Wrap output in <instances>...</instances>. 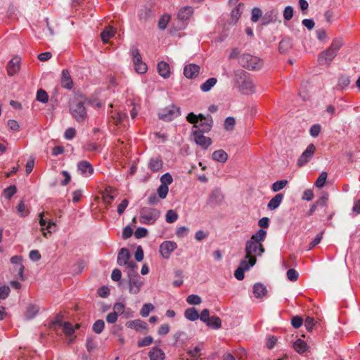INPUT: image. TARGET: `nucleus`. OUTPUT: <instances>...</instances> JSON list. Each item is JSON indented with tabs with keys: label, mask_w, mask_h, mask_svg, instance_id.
<instances>
[{
	"label": "nucleus",
	"mask_w": 360,
	"mask_h": 360,
	"mask_svg": "<svg viewBox=\"0 0 360 360\" xmlns=\"http://www.w3.org/2000/svg\"><path fill=\"white\" fill-rule=\"evenodd\" d=\"M267 235L266 231L259 229L256 233L253 234L250 239L247 240L245 244L246 256L244 259L250 261L252 258H256L255 255L261 256L264 252V248L262 244Z\"/></svg>",
	"instance_id": "f257e3e1"
},
{
	"label": "nucleus",
	"mask_w": 360,
	"mask_h": 360,
	"mask_svg": "<svg viewBox=\"0 0 360 360\" xmlns=\"http://www.w3.org/2000/svg\"><path fill=\"white\" fill-rule=\"evenodd\" d=\"M343 45L340 39H334L330 46L321 51L318 56L317 60L320 65L329 66L333 60L336 57L338 52Z\"/></svg>",
	"instance_id": "f03ea898"
},
{
	"label": "nucleus",
	"mask_w": 360,
	"mask_h": 360,
	"mask_svg": "<svg viewBox=\"0 0 360 360\" xmlns=\"http://www.w3.org/2000/svg\"><path fill=\"white\" fill-rule=\"evenodd\" d=\"M186 120L193 124L194 131H200L202 133L209 132L212 127L213 120L210 115L205 117L202 114L196 115L193 112H190L186 116Z\"/></svg>",
	"instance_id": "7ed1b4c3"
},
{
	"label": "nucleus",
	"mask_w": 360,
	"mask_h": 360,
	"mask_svg": "<svg viewBox=\"0 0 360 360\" xmlns=\"http://www.w3.org/2000/svg\"><path fill=\"white\" fill-rule=\"evenodd\" d=\"M160 216L159 210L148 207H142L140 210L139 221L141 224H153Z\"/></svg>",
	"instance_id": "20e7f679"
},
{
	"label": "nucleus",
	"mask_w": 360,
	"mask_h": 360,
	"mask_svg": "<svg viewBox=\"0 0 360 360\" xmlns=\"http://www.w3.org/2000/svg\"><path fill=\"white\" fill-rule=\"evenodd\" d=\"M70 113L78 122H83L87 117L85 107L82 101H72L70 106Z\"/></svg>",
	"instance_id": "39448f33"
},
{
	"label": "nucleus",
	"mask_w": 360,
	"mask_h": 360,
	"mask_svg": "<svg viewBox=\"0 0 360 360\" xmlns=\"http://www.w3.org/2000/svg\"><path fill=\"white\" fill-rule=\"evenodd\" d=\"M129 291L131 294H138L143 285V281L138 273L134 269L128 271Z\"/></svg>",
	"instance_id": "423d86ee"
},
{
	"label": "nucleus",
	"mask_w": 360,
	"mask_h": 360,
	"mask_svg": "<svg viewBox=\"0 0 360 360\" xmlns=\"http://www.w3.org/2000/svg\"><path fill=\"white\" fill-rule=\"evenodd\" d=\"M130 257L131 255L129 250L125 248H122L120 249L117 255V264L120 266H124L128 271H133L137 267V265L135 262L129 261Z\"/></svg>",
	"instance_id": "0eeeda50"
},
{
	"label": "nucleus",
	"mask_w": 360,
	"mask_h": 360,
	"mask_svg": "<svg viewBox=\"0 0 360 360\" xmlns=\"http://www.w3.org/2000/svg\"><path fill=\"white\" fill-rule=\"evenodd\" d=\"M240 63L249 70H255L261 65V60L256 56L244 54L240 58Z\"/></svg>",
	"instance_id": "6e6552de"
},
{
	"label": "nucleus",
	"mask_w": 360,
	"mask_h": 360,
	"mask_svg": "<svg viewBox=\"0 0 360 360\" xmlns=\"http://www.w3.org/2000/svg\"><path fill=\"white\" fill-rule=\"evenodd\" d=\"M257 262L256 258L250 259V261L243 259L238 268L235 271L234 276L236 279L241 281L244 278V271H248L251 266H254Z\"/></svg>",
	"instance_id": "1a4fd4ad"
},
{
	"label": "nucleus",
	"mask_w": 360,
	"mask_h": 360,
	"mask_svg": "<svg viewBox=\"0 0 360 360\" xmlns=\"http://www.w3.org/2000/svg\"><path fill=\"white\" fill-rule=\"evenodd\" d=\"M180 115V109L175 105H171L169 108L164 109L159 112V118L169 122Z\"/></svg>",
	"instance_id": "9d476101"
},
{
	"label": "nucleus",
	"mask_w": 360,
	"mask_h": 360,
	"mask_svg": "<svg viewBox=\"0 0 360 360\" xmlns=\"http://www.w3.org/2000/svg\"><path fill=\"white\" fill-rule=\"evenodd\" d=\"M192 136L195 143L202 149H207L212 143V139L204 136L200 131H193Z\"/></svg>",
	"instance_id": "9b49d317"
},
{
	"label": "nucleus",
	"mask_w": 360,
	"mask_h": 360,
	"mask_svg": "<svg viewBox=\"0 0 360 360\" xmlns=\"http://www.w3.org/2000/svg\"><path fill=\"white\" fill-rule=\"evenodd\" d=\"M133 60L136 72L143 74L147 71V65L142 61L141 56L139 51L136 49L131 51Z\"/></svg>",
	"instance_id": "f8f14e48"
},
{
	"label": "nucleus",
	"mask_w": 360,
	"mask_h": 360,
	"mask_svg": "<svg viewBox=\"0 0 360 360\" xmlns=\"http://www.w3.org/2000/svg\"><path fill=\"white\" fill-rule=\"evenodd\" d=\"M316 147L313 143L309 144L297 160V165L302 167L309 161L313 157Z\"/></svg>",
	"instance_id": "ddd939ff"
},
{
	"label": "nucleus",
	"mask_w": 360,
	"mask_h": 360,
	"mask_svg": "<svg viewBox=\"0 0 360 360\" xmlns=\"http://www.w3.org/2000/svg\"><path fill=\"white\" fill-rule=\"evenodd\" d=\"M177 248L175 242L167 240L163 242L160 246V253L165 259H169L171 253Z\"/></svg>",
	"instance_id": "4468645a"
},
{
	"label": "nucleus",
	"mask_w": 360,
	"mask_h": 360,
	"mask_svg": "<svg viewBox=\"0 0 360 360\" xmlns=\"http://www.w3.org/2000/svg\"><path fill=\"white\" fill-rule=\"evenodd\" d=\"M236 83L237 84L238 88L242 90L255 87L251 79L244 74H240L236 77Z\"/></svg>",
	"instance_id": "2eb2a0df"
},
{
	"label": "nucleus",
	"mask_w": 360,
	"mask_h": 360,
	"mask_svg": "<svg viewBox=\"0 0 360 360\" xmlns=\"http://www.w3.org/2000/svg\"><path fill=\"white\" fill-rule=\"evenodd\" d=\"M20 70V58L18 56L13 57L8 63L7 73L10 77L18 74Z\"/></svg>",
	"instance_id": "dca6fc26"
},
{
	"label": "nucleus",
	"mask_w": 360,
	"mask_h": 360,
	"mask_svg": "<svg viewBox=\"0 0 360 360\" xmlns=\"http://www.w3.org/2000/svg\"><path fill=\"white\" fill-rule=\"evenodd\" d=\"M77 169L84 177H89L94 173V168L91 164L86 161L82 160L77 163Z\"/></svg>",
	"instance_id": "f3484780"
},
{
	"label": "nucleus",
	"mask_w": 360,
	"mask_h": 360,
	"mask_svg": "<svg viewBox=\"0 0 360 360\" xmlns=\"http://www.w3.org/2000/svg\"><path fill=\"white\" fill-rule=\"evenodd\" d=\"M61 86L65 89H70L73 87V82L70 72L67 70H63L60 78Z\"/></svg>",
	"instance_id": "a211bd4d"
},
{
	"label": "nucleus",
	"mask_w": 360,
	"mask_h": 360,
	"mask_svg": "<svg viewBox=\"0 0 360 360\" xmlns=\"http://www.w3.org/2000/svg\"><path fill=\"white\" fill-rule=\"evenodd\" d=\"M200 67L195 64H189L184 68V75L187 78H193L198 75Z\"/></svg>",
	"instance_id": "6ab92c4d"
},
{
	"label": "nucleus",
	"mask_w": 360,
	"mask_h": 360,
	"mask_svg": "<svg viewBox=\"0 0 360 360\" xmlns=\"http://www.w3.org/2000/svg\"><path fill=\"white\" fill-rule=\"evenodd\" d=\"M163 167V162L162 159L159 157L153 158L150 160L148 162V169L153 172H158L162 169Z\"/></svg>",
	"instance_id": "aec40b11"
},
{
	"label": "nucleus",
	"mask_w": 360,
	"mask_h": 360,
	"mask_svg": "<svg viewBox=\"0 0 360 360\" xmlns=\"http://www.w3.org/2000/svg\"><path fill=\"white\" fill-rule=\"evenodd\" d=\"M39 308L37 305L30 304L26 307L24 313V318L25 320L32 319L39 312Z\"/></svg>",
	"instance_id": "412c9836"
},
{
	"label": "nucleus",
	"mask_w": 360,
	"mask_h": 360,
	"mask_svg": "<svg viewBox=\"0 0 360 360\" xmlns=\"http://www.w3.org/2000/svg\"><path fill=\"white\" fill-rule=\"evenodd\" d=\"M158 71L160 75L164 78L169 77L171 74L169 65L165 61H161L158 64Z\"/></svg>",
	"instance_id": "4be33fe9"
},
{
	"label": "nucleus",
	"mask_w": 360,
	"mask_h": 360,
	"mask_svg": "<svg viewBox=\"0 0 360 360\" xmlns=\"http://www.w3.org/2000/svg\"><path fill=\"white\" fill-rule=\"evenodd\" d=\"M126 326L134 328L136 331H139L141 329H147V323L140 319L129 321L126 323Z\"/></svg>",
	"instance_id": "5701e85b"
},
{
	"label": "nucleus",
	"mask_w": 360,
	"mask_h": 360,
	"mask_svg": "<svg viewBox=\"0 0 360 360\" xmlns=\"http://www.w3.org/2000/svg\"><path fill=\"white\" fill-rule=\"evenodd\" d=\"M283 194L278 193L276 194L268 203L267 207L269 210H274L278 207L280 204L281 203L283 199Z\"/></svg>",
	"instance_id": "b1692460"
},
{
	"label": "nucleus",
	"mask_w": 360,
	"mask_h": 360,
	"mask_svg": "<svg viewBox=\"0 0 360 360\" xmlns=\"http://www.w3.org/2000/svg\"><path fill=\"white\" fill-rule=\"evenodd\" d=\"M212 157L214 160L221 163L226 162L228 160V154L222 149L215 150Z\"/></svg>",
	"instance_id": "393cba45"
},
{
	"label": "nucleus",
	"mask_w": 360,
	"mask_h": 360,
	"mask_svg": "<svg viewBox=\"0 0 360 360\" xmlns=\"http://www.w3.org/2000/svg\"><path fill=\"white\" fill-rule=\"evenodd\" d=\"M267 292L266 288L262 283H255L253 286L254 295L257 298L263 297Z\"/></svg>",
	"instance_id": "a878e982"
},
{
	"label": "nucleus",
	"mask_w": 360,
	"mask_h": 360,
	"mask_svg": "<svg viewBox=\"0 0 360 360\" xmlns=\"http://www.w3.org/2000/svg\"><path fill=\"white\" fill-rule=\"evenodd\" d=\"M116 33V30L112 27H106L101 34V37L104 43H107L108 40L112 37Z\"/></svg>",
	"instance_id": "bb28decb"
},
{
	"label": "nucleus",
	"mask_w": 360,
	"mask_h": 360,
	"mask_svg": "<svg viewBox=\"0 0 360 360\" xmlns=\"http://www.w3.org/2000/svg\"><path fill=\"white\" fill-rule=\"evenodd\" d=\"M193 13V11L191 7L186 6L179 11L178 17L181 20H186L191 17Z\"/></svg>",
	"instance_id": "cd10ccee"
},
{
	"label": "nucleus",
	"mask_w": 360,
	"mask_h": 360,
	"mask_svg": "<svg viewBox=\"0 0 360 360\" xmlns=\"http://www.w3.org/2000/svg\"><path fill=\"white\" fill-rule=\"evenodd\" d=\"M150 360H164L165 353L158 348H153L149 352Z\"/></svg>",
	"instance_id": "c85d7f7f"
},
{
	"label": "nucleus",
	"mask_w": 360,
	"mask_h": 360,
	"mask_svg": "<svg viewBox=\"0 0 360 360\" xmlns=\"http://www.w3.org/2000/svg\"><path fill=\"white\" fill-rule=\"evenodd\" d=\"M185 317L191 321H196L199 319V314L194 307L187 309L184 312Z\"/></svg>",
	"instance_id": "c756f323"
},
{
	"label": "nucleus",
	"mask_w": 360,
	"mask_h": 360,
	"mask_svg": "<svg viewBox=\"0 0 360 360\" xmlns=\"http://www.w3.org/2000/svg\"><path fill=\"white\" fill-rule=\"evenodd\" d=\"M293 347L298 353H304L307 349V344L302 340H297L294 344Z\"/></svg>",
	"instance_id": "7c9ffc66"
},
{
	"label": "nucleus",
	"mask_w": 360,
	"mask_h": 360,
	"mask_svg": "<svg viewBox=\"0 0 360 360\" xmlns=\"http://www.w3.org/2000/svg\"><path fill=\"white\" fill-rule=\"evenodd\" d=\"M56 323L63 326V332L66 335H72L74 333L75 329L70 323L62 322L59 321H57Z\"/></svg>",
	"instance_id": "2f4dec72"
},
{
	"label": "nucleus",
	"mask_w": 360,
	"mask_h": 360,
	"mask_svg": "<svg viewBox=\"0 0 360 360\" xmlns=\"http://www.w3.org/2000/svg\"><path fill=\"white\" fill-rule=\"evenodd\" d=\"M208 326L218 329L221 326V319L218 316H212L208 321L206 322Z\"/></svg>",
	"instance_id": "473e14b6"
},
{
	"label": "nucleus",
	"mask_w": 360,
	"mask_h": 360,
	"mask_svg": "<svg viewBox=\"0 0 360 360\" xmlns=\"http://www.w3.org/2000/svg\"><path fill=\"white\" fill-rule=\"evenodd\" d=\"M328 201V194L327 193H323L322 195L314 202L316 206L326 207Z\"/></svg>",
	"instance_id": "72a5a7b5"
},
{
	"label": "nucleus",
	"mask_w": 360,
	"mask_h": 360,
	"mask_svg": "<svg viewBox=\"0 0 360 360\" xmlns=\"http://www.w3.org/2000/svg\"><path fill=\"white\" fill-rule=\"evenodd\" d=\"M217 82V79L215 77H212L206 80L201 86L202 90H210L212 87L215 86Z\"/></svg>",
	"instance_id": "f704fd0d"
},
{
	"label": "nucleus",
	"mask_w": 360,
	"mask_h": 360,
	"mask_svg": "<svg viewBox=\"0 0 360 360\" xmlns=\"http://www.w3.org/2000/svg\"><path fill=\"white\" fill-rule=\"evenodd\" d=\"M288 184V181L285 179L277 181L273 184L271 189L274 192H278L282 190Z\"/></svg>",
	"instance_id": "c9c22d12"
},
{
	"label": "nucleus",
	"mask_w": 360,
	"mask_h": 360,
	"mask_svg": "<svg viewBox=\"0 0 360 360\" xmlns=\"http://www.w3.org/2000/svg\"><path fill=\"white\" fill-rule=\"evenodd\" d=\"M105 323L103 320H97L93 325L92 330L94 333L100 334L103 330Z\"/></svg>",
	"instance_id": "e433bc0d"
},
{
	"label": "nucleus",
	"mask_w": 360,
	"mask_h": 360,
	"mask_svg": "<svg viewBox=\"0 0 360 360\" xmlns=\"http://www.w3.org/2000/svg\"><path fill=\"white\" fill-rule=\"evenodd\" d=\"M328 174L326 172H322L315 182V185L318 188H322L326 184Z\"/></svg>",
	"instance_id": "4c0bfd02"
},
{
	"label": "nucleus",
	"mask_w": 360,
	"mask_h": 360,
	"mask_svg": "<svg viewBox=\"0 0 360 360\" xmlns=\"http://www.w3.org/2000/svg\"><path fill=\"white\" fill-rule=\"evenodd\" d=\"M111 117L114 121V123L117 125L120 124L127 117V115L126 113L122 112H117L114 115H112Z\"/></svg>",
	"instance_id": "58836bf2"
},
{
	"label": "nucleus",
	"mask_w": 360,
	"mask_h": 360,
	"mask_svg": "<svg viewBox=\"0 0 360 360\" xmlns=\"http://www.w3.org/2000/svg\"><path fill=\"white\" fill-rule=\"evenodd\" d=\"M186 301L190 304L198 305L202 302V299L200 296L193 294L187 297Z\"/></svg>",
	"instance_id": "ea45409f"
},
{
	"label": "nucleus",
	"mask_w": 360,
	"mask_h": 360,
	"mask_svg": "<svg viewBox=\"0 0 360 360\" xmlns=\"http://www.w3.org/2000/svg\"><path fill=\"white\" fill-rule=\"evenodd\" d=\"M154 309V306L150 304H144L141 310L140 314L143 317H146L148 316L149 313Z\"/></svg>",
	"instance_id": "a19ab883"
},
{
	"label": "nucleus",
	"mask_w": 360,
	"mask_h": 360,
	"mask_svg": "<svg viewBox=\"0 0 360 360\" xmlns=\"http://www.w3.org/2000/svg\"><path fill=\"white\" fill-rule=\"evenodd\" d=\"M177 218H178V214L174 210H169L167 212L166 221L167 223H169V224L174 223V221H176Z\"/></svg>",
	"instance_id": "79ce46f5"
},
{
	"label": "nucleus",
	"mask_w": 360,
	"mask_h": 360,
	"mask_svg": "<svg viewBox=\"0 0 360 360\" xmlns=\"http://www.w3.org/2000/svg\"><path fill=\"white\" fill-rule=\"evenodd\" d=\"M350 83L349 78L347 76H342L338 80V88L345 89L347 88Z\"/></svg>",
	"instance_id": "37998d69"
},
{
	"label": "nucleus",
	"mask_w": 360,
	"mask_h": 360,
	"mask_svg": "<svg viewBox=\"0 0 360 360\" xmlns=\"http://www.w3.org/2000/svg\"><path fill=\"white\" fill-rule=\"evenodd\" d=\"M168 191L169 188L166 185L160 184V186L158 188V194L159 197L162 199H165L167 197Z\"/></svg>",
	"instance_id": "c03bdc74"
},
{
	"label": "nucleus",
	"mask_w": 360,
	"mask_h": 360,
	"mask_svg": "<svg viewBox=\"0 0 360 360\" xmlns=\"http://www.w3.org/2000/svg\"><path fill=\"white\" fill-rule=\"evenodd\" d=\"M200 348L199 347H195L193 349H189L188 354L192 358L191 360H198L200 356Z\"/></svg>",
	"instance_id": "a18cd8bd"
},
{
	"label": "nucleus",
	"mask_w": 360,
	"mask_h": 360,
	"mask_svg": "<svg viewBox=\"0 0 360 360\" xmlns=\"http://www.w3.org/2000/svg\"><path fill=\"white\" fill-rule=\"evenodd\" d=\"M114 189L112 187L106 188V192L110 193L106 194L103 196V200L105 204L110 205L114 200V197L110 194L113 192Z\"/></svg>",
	"instance_id": "49530a36"
},
{
	"label": "nucleus",
	"mask_w": 360,
	"mask_h": 360,
	"mask_svg": "<svg viewBox=\"0 0 360 360\" xmlns=\"http://www.w3.org/2000/svg\"><path fill=\"white\" fill-rule=\"evenodd\" d=\"M153 339L151 336L146 337L138 341L137 345L139 347L148 346L152 344Z\"/></svg>",
	"instance_id": "de8ad7c7"
},
{
	"label": "nucleus",
	"mask_w": 360,
	"mask_h": 360,
	"mask_svg": "<svg viewBox=\"0 0 360 360\" xmlns=\"http://www.w3.org/2000/svg\"><path fill=\"white\" fill-rule=\"evenodd\" d=\"M170 17L167 15H164L159 20L158 26L161 30H165L169 21Z\"/></svg>",
	"instance_id": "09e8293b"
},
{
	"label": "nucleus",
	"mask_w": 360,
	"mask_h": 360,
	"mask_svg": "<svg viewBox=\"0 0 360 360\" xmlns=\"http://www.w3.org/2000/svg\"><path fill=\"white\" fill-rule=\"evenodd\" d=\"M235 119L232 117H229L225 120L224 128L228 130H232L235 125Z\"/></svg>",
	"instance_id": "8fccbe9b"
},
{
	"label": "nucleus",
	"mask_w": 360,
	"mask_h": 360,
	"mask_svg": "<svg viewBox=\"0 0 360 360\" xmlns=\"http://www.w3.org/2000/svg\"><path fill=\"white\" fill-rule=\"evenodd\" d=\"M262 12L260 8L257 7H255L252 10V20L253 22H257L259 18L262 16Z\"/></svg>",
	"instance_id": "3c124183"
},
{
	"label": "nucleus",
	"mask_w": 360,
	"mask_h": 360,
	"mask_svg": "<svg viewBox=\"0 0 360 360\" xmlns=\"http://www.w3.org/2000/svg\"><path fill=\"white\" fill-rule=\"evenodd\" d=\"M172 177L169 173L163 174L160 178L161 184L167 186L172 183Z\"/></svg>",
	"instance_id": "603ef678"
},
{
	"label": "nucleus",
	"mask_w": 360,
	"mask_h": 360,
	"mask_svg": "<svg viewBox=\"0 0 360 360\" xmlns=\"http://www.w3.org/2000/svg\"><path fill=\"white\" fill-rule=\"evenodd\" d=\"M321 125L320 124H314L311 127L309 133L310 135L313 137H317L321 132Z\"/></svg>",
	"instance_id": "864d4df0"
},
{
	"label": "nucleus",
	"mask_w": 360,
	"mask_h": 360,
	"mask_svg": "<svg viewBox=\"0 0 360 360\" xmlns=\"http://www.w3.org/2000/svg\"><path fill=\"white\" fill-rule=\"evenodd\" d=\"M148 234V230L143 227H139L136 229L134 233V236L136 238H141L146 237Z\"/></svg>",
	"instance_id": "5fc2aeb1"
},
{
	"label": "nucleus",
	"mask_w": 360,
	"mask_h": 360,
	"mask_svg": "<svg viewBox=\"0 0 360 360\" xmlns=\"http://www.w3.org/2000/svg\"><path fill=\"white\" fill-rule=\"evenodd\" d=\"M37 99L41 103H47L49 101V96L46 91H37Z\"/></svg>",
	"instance_id": "6e6d98bb"
},
{
	"label": "nucleus",
	"mask_w": 360,
	"mask_h": 360,
	"mask_svg": "<svg viewBox=\"0 0 360 360\" xmlns=\"http://www.w3.org/2000/svg\"><path fill=\"white\" fill-rule=\"evenodd\" d=\"M86 347L89 352H91L96 348V344L95 342L94 338H92V337L87 338Z\"/></svg>",
	"instance_id": "4d7b16f0"
},
{
	"label": "nucleus",
	"mask_w": 360,
	"mask_h": 360,
	"mask_svg": "<svg viewBox=\"0 0 360 360\" xmlns=\"http://www.w3.org/2000/svg\"><path fill=\"white\" fill-rule=\"evenodd\" d=\"M293 16V8L292 6H286L283 11V17L286 20H290Z\"/></svg>",
	"instance_id": "13d9d810"
},
{
	"label": "nucleus",
	"mask_w": 360,
	"mask_h": 360,
	"mask_svg": "<svg viewBox=\"0 0 360 360\" xmlns=\"http://www.w3.org/2000/svg\"><path fill=\"white\" fill-rule=\"evenodd\" d=\"M302 323L303 319H302L301 316H299L292 317L291 320V324L295 328H300L302 325Z\"/></svg>",
	"instance_id": "bf43d9fd"
},
{
	"label": "nucleus",
	"mask_w": 360,
	"mask_h": 360,
	"mask_svg": "<svg viewBox=\"0 0 360 360\" xmlns=\"http://www.w3.org/2000/svg\"><path fill=\"white\" fill-rule=\"evenodd\" d=\"M76 135V130L75 128L70 127L65 131L64 136L68 140L72 139Z\"/></svg>",
	"instance_id": "052dcab7"
},
{
	"label": "nucleus",
	"mask_w": 360,
	"mask_h": 360,
	"mask_svg": "<svg viewBox=\"0 0 360 360\" xmlns=\"http://www.w3.org/2000/svg\"><path fill=\"white\" fill-rule=\"evenodd\" d=\"M16 193L15 186H11L4 190V195L6 198L10 199Z\"/></svg>",
	"instance_id": "680f3d73"
},
{
	"label": "nucleus",
	"mask_w": 360,
	"mask_h": 360,
	"mask_svg": "<svg viewBox=\"0 0 360 360\" xmlns=\"http://www.w3.org/2000/svg\"><path fill=\"white\" fill-rule=\"evenodd\" d=\"M287 277L291 281H296L298 278V273L293 269H290L287 271Z\"/></svg>",
	"instance_id": "e2e57ef3"
},
{
	"label": "nucleus",
	"mask_w": 360,
	"mask_h": 360,
	"mask_svg": "<svg viewBox=\"0 0 360 360\" xmlns=\"http://www.w3.org/2000/svg\"><path fill=\"white\" fill-rule=\"evenodd\" d=\"M241 12L239 6L234 8L231 11V18L234 22H236L240 17Z\"/></svg>",
	"instance_id": "0e129e2a"
},
{
	"label": "nucleus",
	"mask_w": 360,
	"mask_h": 360,
	"mask_svg": "<svg viewBox=\"0 0 360 360\" xmlns=\"http://www.w3.org/2000/svg\"><path fill=\"white\" fill-rule=\"evenodd\" d=\"M10 293V288L8 286L4 285L0 287V299H6Z\"/></svg>",
	"instance_id": "69168bd1"
},
{
	"label": "nucleus",
	"mask_w": 360,
	"mask_h": 360,
	"mask_svg": "<svg viewBox=\"0 0 360 360\" xmlns=\"http://www.w3.org/2000/svg\"><path fill=\"white\" fill-rule=\"evenodd\" d=\"M124 305L121 302H117L113 306V311L117 314H122L124 312Z\"/></svg>",
	"instance_id": "338daca9"
},
{
	"label": "nucleus",
	"mask_w": 360,
	"mask_h": 360,
	"mask_svg": "<svg viewBox=\"0 0 360 360\" xmlns=\"http://www.w3.org/2000/svg\"><path fill=\"white\" fill-rule=\"evenodd\" d=\"M315 325V320L314 318L307 316L304 321V326L308 330H311Z\"/></svg>",
	"instance_id": "774afa93"
}]
</instances>
